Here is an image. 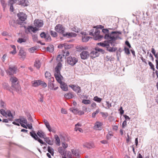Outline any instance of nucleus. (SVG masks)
I'll return each mask as SVG.
<instances>
[{"mask_svg":"<svg viewBox=\"0 0 158 158\" xmlns=\"http://www.w3.org/2000/svg\"><path fill=\"white\" fill-rule=\"evenodd\" d=\"M37 134L41 138H44L46 136L45 133L41 130H39L37 132Z\"/></svg>","mask_w":158,"mask_h":158,"instance_id":"15","label":"nucleus"},{"mask_svg":"<svg viewBox=\"0 0 158 158\" xmlns=\"http://www.w3.org/2000/svg\"><path fill=\"white\" fill-rule=\"evenodd\" d=\"M69 110L70 111H72L75 114H77L78 113V109L77 108H70Z\"/></svg>","mask_w":158,"mask_h":158,"instance_id":"38","label":"nucleus"},{"mask_svg":"<svg viewBox=\"0 0 158 158\" xmlns=\"http://www.w3.org/2000/svg\"><path fill=\"white\" fill-rule=\"evenodd\" d=\"M125 44L127 45V46L129 47V48H131V45L130 44L129 41L127 40H126L125 42Z\"/></svg>","mask_w":158,"mask_h":158,"instance_id":"64","label":"nucleus"},{"mask_svg":"<svg viewBox=\"0 0 158 158\" xmlns=\"http://www.w3.org/2000/svg\"><path fill=\"white\" fill-rule=\"evenodd\" d=\"M69 86L77 93H79L81 92V87L77 85H69Z\"/></svg>","mask_w":158,"mask_h":158,"instance_id":"9","label":"nucleus"},{"mask_svg":"<svg viewBox=\"0 0 158 158\" xmlns=\"http://www.w3.org/2000/svg\"><path fill=\"white\" fill-rule=\"evenodd\" d=\"M118 34H121V32L119 31H112L110 34H107L105 35L104 39L107 40V43L109 44H110L111 46L114 47L115 46V42L119 37Z\"/></svg>","mask_w":158,"mask_h":158,"instance_id":"1","label":"nucleus"},{"mask_svg":"<svg viewBox=\"0 0 158 158\" xmlns=\"http://www.w3.org/2000/svg\"><path fill=\"white\" fill-rule=\"evenodd\" d=\"M6 118L7 117H11L12 118H14V117L12 114L11 113V111L9 110H7L6 111Z\"/></svg>","mask_w":158,"mask_h":158,"instance_id":"33","label":"nucleus"},{"mask_svg":"<svg viewBox=\"0 0 158 158\" xmlns=\"http://www.w3.org/2000/svg\"><path fill=\"white\" fill-rule=\"evenodd\" d=\"M50 33L51 35L53 37H56L57 36V34L56 32L52 31H51Z\"/></svg>","mask_w":158,"mask_h":158,"instance_id":"48","label":"nucleus"},{"mask_svg":"<svg viewBox=\"0 0 158 158\" xmlns=\"http://www.w3.org/2000/svg\"><path fill=\"white\" fill-rule=\"evenodd\" d=\"M55 138L56 139V141L57 143H56V144H57L58 145H60V140L59 138V137L58 136V135H55Z\"/></svg>","mask_w":158,"mask_h":158,"instance_id":"34","label":"nucleus"},{"mask_svg":"<svg viewBox=\"0 0 158 158\" xmlns=\"http://www.w3.org/2000/svg\"><path fill=\"white\" fill-rule=\"evenodd\" d=\"M81 57L82 59H87L90 56L89 52L87 51H83L80 54Z\"/></svg>","mask_w":158,"mask_h":158,"instance_id":"6","label":"nucleus"},{"mask_svg":"<svg viewBox=\"0 0 158 158\" xmlns=\"http://www.w3.org/2000/svg\"><path fill=\"white\" fill-rule=\"evenodd\" d=\"M102 32L104 34H106L105 35L107 34H110L109 33V31L107 29L103 28L102 30Z\"/></svg>","mask_w":158,"mask_h":158,"instance_id":"54","label":"nucleus"},{"mask_svg":"<svg viewBox=\"0 0 158 158\" xmlns=\"http://www.w3.org/2000/svg\"><path fill=\"white\" fill-rule=\"evenodd\" d=\"M10 80L12 82V85L11 87L13 88H14L15 89H16L17 86H18V83H17V85H15V83H16L18 79L16 77H12L10 78Z\"/></svg>","mask_w":158,"mask_h":158,"instance_id":"10","label":"nucleus"},{"mask_svg":"<svg viewBox=\"0 0 158 158\" xmlns=\"http://www.w3.org/2000/svg\"><path fill=\"white\" fill-rule=\"evenodd\" d=\"M34 25L38 27H42L43 25V22L42 20H35L34 21Z\"/></svg>","mask_w":158,"mask_h":158,"instance_id":"14","label":"nucleus"},{"mask_svg":"<svg viewBox=\"0 0 158 158\" xmlns=\"http://www.w3.org/2000/svg\"><path fill=\"white\" fill-rule=\"evenodd\" d=\"M19 20L22 21H24L27 19V16L23 12H19L17 15Z\"/></svg>","mask_w":158,"mask_h":158,"instance_id":"7","label":"nucleus"},{"mask_svg":"<svg viewBox=\"0 0 158 158\" xmlns=\"http://www.w3.org/2000/svg\"><path fill=\"white\" fill-rule=\"evenodd\" d=\"M60 88L62 89L64 91H67L68 90V87L64 82H62L61 83H60Z\"/></svg>","mask_w":158,"mask_h":158,"instance_id":"16","label":"nucleus"},{"mask_svg":"<svg viewBox=\"0 0 158 158\" xmlns=\"http://www.w3.org/2000/svg\"><path fill=\"white\" fill-rule=\"evenodd\" d=\"M18 55L20 56V58L21 60H23L25 59L26 56V52L25 51L23 48H20Z\"/></svg>","mask_w":158,"mask_h":158,"instance_id":"5","label":"nucleus"},{"mask_svg":"<svg viewBox=\"0 0 158 158\" xmlns=\"http://www.w3.org/2000/svg\"><path fill=\"white\" fill-rule=\"evenodd\" d=\"M28 30H31L33 32H35L36 31L38 30V29L36 27H33L31 26H30L28 27Z\"/></svg>","mask_w":158,"mask_h":158,"instance_id":"37","label":"nucleus"},{"mask_svg":"<svg viewBox=\"0 0 158 158\" xmlns=\"http://www.w3.org/2000/svg\"><path fill=\"white\" fill-rule=\"evenodd\" d=\"M93 100L95 102H98L100 103L102 100V99L101 98L98 97L97 96H96L94 97Z\"/></svg>","mask_w":158,"mask_h":158,"instance_id":"39","label":"nucleus"},{"mask_svg":"<svg viewBox=\"0 0 158 158\" xmlns=\"http://www.w3.org/2000/svg\"><path fill=\"white\" fill-rule=\"evenodd\" d=\"M17 68L15 66L9 67V70L6 71L7 73L9 75H12L14 73H16Z\"/></svg>","mask_w":158,"mask_h":158,"instance_id":"8","label":"nucleus"},{"mask_svg":"<svg viewBox=\"0 0 158 158\" xmlns=\"http://www.w3.org/2000/svg\"><path fill=\"white\" fill-rule=\"evenodd\" d=\"M58 152L62 156H65L66 153L64 152L65 149L62 147H59L58 149Z\"/></svg>","mask_w":158,"mask_h":158,"instance_id":"21","label":"nucleus"},{"mask_svg":"<svg viewBox=\"0 0 158 158\" xmlns=\"http://www.w3.org/2000/svg\"><path fill=\"white\" fill-rule=\"evenodd\" d=\"M55 77L56 81L60 84L61 83L62 81V78L63 77L60 74V73H55L54 74Z\"/></svg>","mask_w":158,"mask_h":158,"instance_id":"11","label":"nucleus"},{"mask_svg":"<svg viewBox=\"0 0 158 158\" xmlns=\"http://www.w3.org/2000/svg\"><path fill=\"white\" fill-rule=\"evenodd\" d=\"M61 143H62V145L63 146V148H64V149H65V148H67V147L68 146V145L67 143H65L64 142L62 141Z\"/></svg>","mask_w":158,"mask_h":158,"instance_id":"56","label":"nucleus"},{"mask_svg":"<svg viewBox=\"0 0 158 158\" xmlns=\"http://www.w3.org/2000/svg\"><path fill=\"white\" fill-rule=\"evenodd\" d=\"M82 102L85 104H89L90 103V101L89 100L83 99Z\"/></svg>","mask_w":158,"mask_h":158,"instance_id":"49","label":"nucleus"},{"mask_svg":"<svg viewBox=\"0 0 158 158\" xmlns=\"http://www.w3.org/2000/svg\"><path fill=\"white\" fill-rule=\"evenodd\" d=\"M48 85L50 89H53L54 85L52 82H48Z\"/></svg>","mask_w":158,"mask_h":158,"instance_id":"50","label":"nucleus"},{"mask_svg":"<svg viewBox=\"0 0 158 158\" xmlns=\"http://www.w3.org/2000/svg\"><path fill=\"white\" fill-rule=\"evenodd\" d=\"M94 146L93 143H86L83 144V146L85 148H86L89 149L92 148Z\"/></svg>","mask_w":158,"mask_h":158,"instance_id":"18","label":"nucleus"},{"mask_svg":"<svg viewBox=\"0 0 158 158\" xmlns=\"http://www.w3.org/2000/svg\"><path fill=\"white\" fill-rule=\"evenodd\" d=\"M45 77L47 78H49L51 77V74L49 72L47 71L46 72L45 74Z\"/></svg>","mask_w":158,"mask_h":158,"instance_id":"51","label":"nucleus"},{"mask_svg":"<svg viewBox=\"0 0 158 158\" xmlns=\"http://www.w3.org/2000/svg\"><path fill=\"white\" fill-rule=\"evenodd\" d=\"M40 85H41L42 86L44 87H45L47 86L46 84L44 81H42L40 80Z\"/></svg>","mask_w":158,"mask_h":158,"instance_id":"61","label":"nucleus"},{"mask_svg":"<svg viewBox=\"0 0 158 158\" xmlns=\"http://www.w3.org/2000/svg\"><path fill=\"white\" fill-rule=\"evenodd\" d=\"M95 29H94V28L91 29V30H90L89 31V35H92V36H94V35H93L94 34V33L95 32Z\"/></svg>","mask_w":158,"mask_h":158,"instance_id":"60","label":"nucleus"},{"mask_svg":"<svg viewBox=\"0 0 158 158\" xmlns=\"http://www.w3.org/2000/svg\"><path fill=\"white\" fill-rule=\"evenodd\" d=\"M3 87L6 90H8L9 91L10 90V88L9 87L8 84L6 83H4L2 84Z\"/></svg>","mask_w":158,"mask_h":158,"instance_id":"31","label":"nucleus"},{"mask_svg":"<svg viewBox=\"0 0 158 158\" xmlns=\"http://www.w3.org/2000/svg\"><path fill=\"white\" fill-rule=\"evenodd\" d=\"M40 80H38V81H34V82L32 84V85L34 87H37L38 86L40 85Z\"/></svg>","mask_w":158,"mask_h":158,"instance_id":"36","label":"nucleus"},{"mask_svg":"<svg viewBox=\"0 0 158 158\" xmlns=\"http://www.w3.org/2000/svg\"><path fill=\"white\" fill-rule=\"evenodd\" d=\"M90 38V37L89 36L87 37H82V40L83 42H86L89 40Z\"/></svg>","mask_w":158,"mask_h":158,"instance_id":"47","label":"nucleus"},{"mask_svg":"<svg viewBox=\"0 0 158 158\" xmlns=\"http://www.w3.org/2000/svg\"><path fill=\"white\" fill-rule=\"evenodd\" d=\"M106 48L107 50L110 52H114L117 50V48L116 47L114 48L110 47V45L109 44V46H106Z\"/></svg>","mask_w":158,"mask_h":158,"instance_id":"19","label":"nucleus"},{"mask_svg":"<svg viewBox=\"0 0 158 158\" xmlns=\"http://www.w3.org/2000/svg\"><path fill=\"white\" fill-rule=\"evenodd\" d=\"M1 2L3 8V10L5 11L6 4L5 3V1L4 0H1Z\"/></svg>","mask_w":158,"mask_h":158,"instance_id":"45","label":"nucleus"},{"mask_svg":"<svg viewBox=\"0 0 158 158\" xmlns=\"http://www.w3.org/2000/svg\"><path fill=\"white\" fill-rule=\"evenodd\" d=\"M100 31L98 29H95V31L93 35L94 36H93L95 40H99L103 37V35H100Z\"/></svg>","mask_w":158,"mask_h":158,"instance_id":"3","label":"nucleus"},{"mask_svg":"<svg viewBox=\"0 0 158 158\" xmlns=\"http://www.w3.org/2000/svg\"><path fill=\"white\" fill-rule=\"evenodd\" d=\"M37 49V47L34 46L29 48V51L30 52L33 53L34 52V51L36 50Z\"/></svg>","mask_w":158,"mask_h":158,"instance_id":"44","label":"nucleus"},{"mask_svg":"<svg viewBox=\"0 0 158 158\" xmlns=\"http://www.w3.org/2000/svg\"><path fill=\"white\" fill-rule=\"evenodd\" d=\"M78 61V59L75 57L69 56L67 58V62L68 64L72 66L75 65Z\"/></svg>","mask_w":158,"mask_h":158,"instance_id":"2","label":"nucleus"},{"mask_svg":"<svg viewBox=\"0 0 158 158\" xmlns=\"http://www.w3.org/2000/svg\"><path fill=\"white\" fill-rule=\"evenodd\" d=\"M97 45H100L102 47H105L106 48L107 46H109V44L107 43L106 41H105L104 43L100 42L98 43Z\"/></svg>","mask_w":158,"mask_h":158,"instance_id":"26","label":"nucleus"},{"mask_svg":"<svg viewBox=\"0 0 158 158\" xmlns=\"http://www.w3.org/2000/svg\"><path fill=\"white\" fill-rule=\"evenodd\" d=\"M124 50L125 53L129 55L130 54V50L128 48L125 47L124 48Z\"/></svg>","mask_w":158,"mask_h":158,"instance_id":"53","label":"nucleus"},{"mask_svg":"<svg viewBox=\"0 0 158 158\" xmlns=\"http://www.w3.org/2000/svg\"><path fill=\"white\" fill-rule=\"evenodd\" d=\"M32 37L33 41L34 42H37L38 40V36L37 35H32Z\"/></svg>","mask_w":158,"mask_h":158,"instance_id":"52","label":"nucleus"},{"mask_svg":"<svg viewBox=\"0 0 158 158\" xmlns=\"http://www.w3.org/2000/svg\"><path fill=\"white\" fill-rule=\"evenodd\" d=\"M95 51H98V52H100L102 54H104L106 53L105 51L101 48H99L98 47H96L94 48Z\"/></svg>","mask_w":158,"mask_h":158,"instance_id":"27","label":"nucleus"},{"mask_svg":"<svg viewBox=\"0 0 158 158\" xmlns=\"http://www.w3.org/2000/svg\"><path fill=\"white\" fill-rule=\"evenodd\" d=\"M73 47L72 44H64V48L65 49H67L71 48Z\"/></svg>","mask_w":158,"mask_h":158,"instance_id":"42","label":"nucleus"},{"mask_svg":"<svg viewBox=\"0 0 158 158\" xmlns=\"http://www.w3.org/2000/svg\"><path fill=\"white\" fill-rule=\"evenodd\" d=\"M113 136L112 134H111V133L110 132H109V133L107 134L106 136V138L107 139H110L111 137V136Z\"/></svg>","mask_w":158,"mask_h":158,"instance_id":"58","label":"nucleus"},{"mask_svg":"<svg viewBox=\"0 0 158 158\" xmlns=\"http://www.w3.org/2000/svg\"><path fill=\"white\" fill-rule=\"evenodd\" d=\"M77 36V34L72 32L66 33L65 34H63V36L64 37L67 36L68 37H75Z\"/></svg>","mask_w":158,"mask_h":158,"instance_id":"17","label":"nucleus"},{"mask_svg":"<svg viewBox=\"0 0 158 158\" xmlns=\"http://www.w3.org/2000/svg\"><path fill=\"white\" fill-rule=\"evenodd\" d=\"M74 95L71 93L66 94L64 95V98L67 99H70L72 98Z\"/></svg>","mask_w":158,"mask_h":158,"instance_id":"29","label":"nucleus"},{"mask_svg":"<svg viewBox=\"0 0 158 158\" xmlns=\"http://www.w3.org/2000/svg\"><path fill=\"white\" fill-rule=\"evenodd\" d=\"M106 105L107 106V108L106 107V109H109L112 106L111 103H110L109 101H106Z\"/></svg>","mask_w":158,"mask_h":158,"instance_id":"59","label":"nucleus"},{"mask_svg":"<svg viewBox=\"0 0 158 158\" xmlns=\"http://www.w3.org/2000/svg\"><path fill=\"white\" fill-rule=\"evenodd\" d=\"M19 4L23 6H27L26 0H19Z\"/></svg>","mask_w":158,"mask_h":158,"instance_id":"35","label":"nucleus"},{"mask_svg":"<svg viewBox=\"0 0 158 158\" xmlns=\"http://www.w3.org/2000/svg\"><path fill=\"white\" fill-rule=\"evenodd\" d=\"M46 34H45V32H42L40 34V36L42 38H44L45 39L46 36Z\"/></svg>","mask_w":158,"mask_h":158,"instance_id":"62","label":"nucleus"},{"mask_svg":"<svg viewBox=\"0 0 158 158\" xmlns=\"http://www.w3.org/2000/svg\"><path fill=\"white\" fill-rule=\"evenodd\" d=\"M99 55V53L98 51H95L91 52L90 53V57L92 59H93L98 56Z\"/></svg>","mask_w":158,"mask_h":158,"instance_id":"13","label":"nucleus"},{"mask_svg":"<svg viewBox=\"0 0 158 158\" xmlns=\"http://www.w3.org/2000/svg\"><path fill=\"white\" fill-rule=\"evenodd\" d=\"M48 82H53L54 81V78L53 77H51L49 78H48Z\"/></svg>","mask_w":158,"mask_h":158,"instance_id":"63","label":"nucleus"},{"mask_svg":"<svg viewBox=\"0 0 158 158\" xmlns=\"http://www.w3.org/2000/svg\"><path fill=\"white\" fill-rule=\"evenodd\" d=\"M44 123L46 126V127L48 129V131L50 132H51L52 131L51 127L48 122L47 120H45L44 121Z\"/></svg>","mask_w":158,"mask_h":158,"instance_id":"28","label":"nucleus"},{"mask_svg":"<svg viewBox=\"0 0 158 158\" xmlns=\"http://www.w3.org/2000/svg\"><path fill=\"white\" fill-rule=\"evenodd\" d=\"M103 125V123L100 122L96 121L94 126V128L96 129H98L99 130H102L101 127Z\"/></svg>","mask_w":158,"mask_h":158,"instance_id":"12","label":"nucleus"},{"mask_svg":"<svg viewBox=\"0 0 158 158\" xmlns=\"http://www.w3.org/2000/svg\"><path fill=\"white\" fill-rule=\"evenodd\" d=\"M0 106L4 109L6 108V104L2 100L0 101Z\"/></svg>","mask_w":158,"mask_h":158,"instance_id":"46","label":"nucleus"},{"mask_svg":"<svg viewBox=\"0 0 158 158\" xmlns=\"http://www.w3.org/2000/svg\"><path fill=\"white\" fill-rule=\"evenodd\" d=\"M45 39L46 41L49 42L51 40V37L48 34H46Z\"/></svg>","mask_w":158,"mask_h":158,"instance_id":"43","label":"nucleus"},{"mask_svg":"<svg viewBox=\"0 0 158 158\" xmlns=\"http://www.w3.org/2000/svg\"><path fill=\"white\" fill-rule=\"evenodd\" d=\"M25 41L26 40L22 38H19L17 40V42L20 43L25 42Z\"/></svg>","mask_w":158,"mask_h":158,"instance_id":"57","label":"nucleus"},{"mask_svg":"<svg viewBox=\"0 0 158 158\" xmlns=\"http://www.w3.org/2000/svg\"><path fill=\"white\" fill-rule=\"evenodd\" d=\"M46 50L47 51L52 52L54 50V46L53 45H50L47 47Z\"/></svg>","mask_w":158,"mask_h":158,"instance_id":"24","label":"nucleus"},{"mask_svg":"<svg viewBox=\"0 0 158 158\" xmlns=\"http://www.w3.org/2000/svg\"><path fill=\"white\" fill-rule=\"evenodd\" d=\"M6 111L3 109H1L0 110V113L2 114L3 116L6 118Z\"/></svg>","mask_w":158,"mask_h":158,"instance_id":"41","label":"nucleus"},{"mask_svg":"<svg viewBox=\"0 0 158 158\" xmlns=\"http://www.w3.org/2000/svg\"><path fill=\"white\" fill-rule=\"evenodd\" d=\"M9 23L10 26H12L13 27H16V23L15 20H10L9 21Z\"/></svg>","mask_w":158,"mask_h":158,"instance_id":"30","label":"nucleus"},{"mask_svg":"<svg viewBox=\"0 0 158 158\" xmlns=\"http://www.w3.org/2000/svg\"><path fill=\"white\" fill-rule=\"evenodd\" d=\"M100 113L102 115V117H105V118L108 116V114L107 112H101Z\"/></svg>","mask_w":158,"mask_h":158,"instance_id":"55","label":"nucleus"},{"mask_svg":"<svg viewBox=\"0 0 158 158\" xmlns=\"http://www.w3.org/2000/svg\"><path fill=\"white\" fill-rule=\"evenodd\" d=\"M64 28L61 24H57L55 27V30L58 32L63 35L64 33Z\"/></svg>","mask_w":158,"mask_h":158,"instance_id":"4","label":"nucleus"},{"mask_svg":"<svg viewBox=\"0 0 158 158\" xmlns=\"http://www.w3.org/2000/svg\"><path fill=\"white\" fill-rule=\"evenodd\" d=\"M30 135L35 140H37L38 138V136L36 134L35 131L33 130H32L31 132H30Z\"/></svg>","mask_w":158,"mask_h":158,"instance_id":"20","label":"nucleus"},{"mask_svg":"<svg viewBox=\"0 0 158 158\" xmlns=\"http://www.w3.org/2000/svg\"><path fill=\"white\" fill-rule=\"evenodd\" d=\"M71 151L73 156H74L76 158H79V154L77 150L72 149Z\"/></svg>","mask_w":158,"mask_h":158,"instance_id":"23","label":"nucleus"},{"mask_svg":"<svg viewBox=\"0 0 158 158\" xmlns=\"http://www.w3.org/2000/svg\"><path fill=\"white\" fill-rule=\"evenodd\" d=\"M99 109H98L97 110L95 111L92 114V118H94L96 117V115L98 114L99 112Z\"/></svg>","mask_w":158,"mask_h":158,"instance_id":"40","label":"nucleus"},{"mask_svg":"<svg viewBox=\"0 0 158 158\" xmlns=\"http://www.w3.org/2000/svg\"><path fill=\"white\" fill-rule=\"evenodd\" d=\"M61 67V64L60 63H59L57 64L55 68L56 73H60V70Z\"/></svg>","mask_w":158,"mask_h":158,"instance_id":"22","label":"nucleus"},{"mask_svg":"<svg viewBox=\"0 0 158 158\" xmlns=\"http://www.w3.org/2000/svg\"><path fill=\"white\" fill-rule=\"evenodd\" d=\"M40 61L39 60H36L34 66L37 69H39L40 67Z\"/></svg>","mask_w":158,"mask_h":158,"instance_id":"32","label":"nucleus"},{"mask_svg":"<svg viewBox=\"0 0 158 158\" xmlns=\"http://www.w3.org/2000/svg\"><path fill=\"white\" fill-rule=\"evenodd\" d=\"M44 140L46 142V143L48 144L52 145L53 144V142L51 141L49 137H46V136L44 138Z\"/></svg>","mask_w":158,"mask_h":158,"instance_id":"25","label":"nucleus"}]
</instances>
